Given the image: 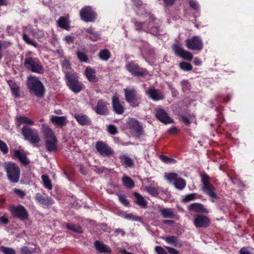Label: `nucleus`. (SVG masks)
<instances>
[{"mask_svg": "<svg viewBox=\"0 0 254 254\" xmlns=\"http://www.w3.org/2000/svg\"><path fill=\"white\" fill-rule=\"evenodd\" d=\"M16 125L17 127L25 125L21 129V133L24 138L33 144L34 146H38L40 141V137L38 131L29 126L34 125V122L30 118L22 116L17 117L15 119Z\"/></svg>", "mask_w": 254, "mask_h": 254, "instance_id": "obj_1", "label": "nucleus"}, {"mask_svg": "<svg viewBox=\"0 0 254 254\" xmlns=\"http://www.w3.org/2000/svg\"><path fill=\"white\" fill-rule=\"evenodd\" d=\"M27 85L29 92L38 98L44 96L45 89L44 85L36 76H30L28 78Z\"/></svg>", "mask_w": 254, "mask_h": 254, "instance_id": "obj_2", "label": "nucleus"}, {"mask_svg": "<svg viewBox=\"0 0 254 254\" xmlns=\"http://www.w3.org/2000/svg\"><path fill=\"white\" fill-rule=\"evenodd\" d=\"M3 166L8 180L13 183L18 182L20 176L19 167L12 162H5Z\"/></svg>", "mask_w": 254, "mask_h": 254, "instance_id": "obj_3", "label": "nucleus"}, {"mask_svg": "<svg viewBox=\"0 0 254 254\" xmlns=\"http://www.w3.org/2000/svg\"><path fill=\"white\" fill-rule=\"evenodd\" d=\"M25 68L32 72L42 74L44 72L43 66L37 58L26 57L24 62Z\"/></svg>", "mask_w": 254, "mask_h": 254, "instance_id": "obj_4", "label": "nucleus"}, {"mask_svg": "<svg viewBox=\"0 0 254 254\" xmlns=\"http://www.w3.org/2000/svg\"><path fill=\"white\" fill-rule=\"evenodd\" d=\"M124 93L125 100L131 107L135 108L139 106L141 98L135 88H126L124 89Z\"/></svg>", "mask_w": 254, "mask_h": 254, "instance_id": "obj_5", "label": "nucleus"}, {"mask_svg": "<svg viewBox=\"0 0 254 254\" xmlns=\"http://www.w3.org/2000/svg\"><path fill=\"white\" fill-rule=\"evenodd\" d=\"M200 176L203 184L202 187L203 191L212 198H218V197L215 193V188L210 183L209 176L206 173H203Z\"/></svg>", "mask_w": 254, "mask_h": 254, "instance_id": "obj_6", "label": "nucleus"}, {"mask_svg": "<svg viewBox=\"0 0 254 254\" xmlns=\"http://www.w3.org/2000/svg\"><path fill=\"white\" fill-rule=\"evenodd\" d=\"M95 149L97 152L102 156L106 157H114L115 151L106 142L98 140L95 143Z\"/></svg>", "mask_w": 254, "mask_h": 254, "instance_id": "obj_7", "label": "nucleus"}, {"mask_svg": "<svg viewBox=\"0 0 254 254\" xmlns=\"http://www.w3.org/2000/svg\"><path fill=\"white\" fill-rule=\"evenodd\" d=\"M81 19L85 22H94L97 17V14L90 6H85L79 12Z\"/></svg>", "mask_w": 254, "mask_h": 254, "instance_id": "obj_8", "label": "nucleus"}, {"mask_svg": "<svg viewBox=\"0 0 254 254\" xmlns=\"http://www.w3.org/2000/svg\"><path fill=\"white\" fill-rule=\"evenodd\" d=\"M65 77L67 85L73 92L77 93L82 90L83 85L78 81L76 75L66 73Z\"/></svg>", "mask_w": 254, "mask_h": 254, "instance_id": "obj_9", "label": "nucleus"}, {"mask_svg": "<svg viewBox=\"0 0 254 254\" xmlns=\"http://www.w3.org/2000/svg\"><path fill=\"white\" fill-rule=\"evenodd\" d=\"M8 210L14 217H16L21 220H25L28 218V213L26 208L22 205H11Z\"/></svg>", "mask_w": 254, "mask_h": 254, "instance_id": "obj_10", "label": "nucleus"}, {"mask_svg": "<svg viewBox=\"0 0 254 254\" xmlns=\"http://www.w3.org/2000/svg\"><path fill=\"white\" fill-rule=\"evenodd\" d=\"M126 69L132 75L137 76H142L148 74L146 69L140 67L133 62L128 63L126 65Z\"/></svg>", "mask_w": 254, "mask_h": 254, "instance_id": "obj_11", "label": "nucleus"}, {"mask_svg": "<svg viewBox=\"0 0 254 254\" xmlns=\"http://www.w3.org/2000/svg\"><path fill=\"white\" fill-rule=\"evenodd\" d=\"M187 47L191 50L201 51L203 48L202 40L198 36H194L186 40Z\"/></svg>", "mask_w": 254, "mask_h": 254, "instance_id": "obj_12", "label": "nucleus"}, {"mask_svg": "<svg viewBox=\"0 0 254 254\" xmlns=\"http://www.w3.org/2000/svg\"><path fill=\"white\" fill-rule=\"evenodd\" d=\"M154 110L155 117L162 123L166 125L174 123V120L169 116L168 114L162 108L157 107Z\"/></svg>", "mask_w": 254, "mask_h": 254, "instance_id": "obj_13", "label": "nucleus"}, {"mask_svg": "<svg viewBox=\"0 0 254 254\" xmlns=\"http://www.w3.org/2000/svg\"><path fill=\"white\" fill-rule=\"evenodd\" d=\"M172 49L176 55L185 60L191 61L193 58V55L191 53L184 50L179 44H174L172 46Z\"/></svg>", "mask_w": 254, "mask_h": 254, "instance_id": "obj_14", "label": "nucleus"}, {"mask_svg": "<svg viewBox=\"0 0 254 254\" xmlns=\"http://www.w3.org/2000/svg\"><path fill=\"white\" fill-rule=\"evenodd\" d=\"M149 21L147 23L148 27L144 31L150 33L154 35H157L159 34V26L158 24L154 23L156 20V18L152 14H149Z\"/></svg>", "mask_w": 254, "mask_h": 254, "instance_id": "obj_15", "label": "nucleus"}, {"mask_svg": "<svg viewBox=\"0 0 254 254\" xmlns=\"http://www.w3.org/2000/svg\"><path fill=\"white\" fill-rule=\"evenodd\" d=\"M146 94L154 101L162 100L165 98L163 93L160 90L156 89L154 87L149 88L146 92Z\"/></svg>", "mask_w": 254, "mask_h": 254, "instance_id": "obj_16", "label": "nucleus"}, {"mask_svg": "<svg viewBox=\"0 0 254 254\" xmlns=\"http://www.w3.org/2000/svg\"><path fill=\"white\" fill-rule=\"evenodd\" d=\"M194 225L198 228H207L210 224V219L202 214H196L193 220Z\"/></svg>", "mask_w": 254, "mask_h": 254, "instance_id": "obj_17", "label": "nucleus"}, {"mask_svg": "<svg viewBox=\"0 0 254 254\" xmlns=\"http://www.w3.org/2000/svg\"><path fill=\"white\" fill-rule=\"evenodd\" d=\"M35 199L39 203L47 208L50 207L54 203L53 199L46 194L36 193Z\"/></svg>", "mask_w": 254, "mask_h": 254, "instance_id": "obj_18", "label": "nucleus"}, {"mask_svg": "<svg viewBox=\"0 0 254 254\" xmlns=\"http://www.w3.org/2000/svg\"><path fill=\"white\" fill-rule=\"evenodd\" d=\"M159 212L164 218L175 219L179 220L180 217L174 209L171 208H161Z\"/></svg>", "mask_w": 254, "mask_h": 254, "instance_id": "obj_19", "label": "nucleus"}, {"mask_svg": "<svg viewBox=\"0 0 254 254\" xmlns=\"http://www.w3.org/2000/svg\"><path fill=\"white\" fill-rule=\"evenodd\" d=\"M112 104L113 111L118 115H122L125 112V108L120 102L118 96L114 95L112 98Z\"/></svg>", "mask_w": 254, "mask_h": 254, "instance_id": "obj_20", "label": "nucleus"}, {"mask_svg": "<svg viewBox=\"0 0 254 254\" xmlns=\"http://www.w3.org/2000/svg\"><path fill=\"white\" fill-rule=\"evenodd\" d=\"M108 105V103L103 100H99L96 107V112L99 115H108L109 113Z\"/></svg>", "mask_w": 254, "mask_h": 254, "instance_id": "obj_21", "label": "nucleus"}, {"mask_svg": "<svg viewBox=\"0 0 254 254\" xmlns=\"http://www.w3.org/2000/svg\"><path fill=\"white\" fill-rule=\"evenodd\" d=\"M13 158L18 159L24 166L28 165L30 163L25 152L22 150H14Z\"/></svg>", "mask_w": 254, "mask_h": 254, "instance_id": "obj_22", "label": "nucleus"}, {"mask_svg": "<svg viewBox=\"0 0 254 254\" xmlns=\"http://www.w3.org/2000/svg\"><path fill=\"white\" fill-rule=\"evenodd\" d=\"M127 126L130 130L138 134H140L142 131V127L139 122L134 119H129Z\"/></svg>", "mask_w": 254, "mask_h": 254, "instance_id": "obj_23", "label": "nucleus"}, {"mask_svg": "<svg viewBox=\"0 0 254 254\" xmlns=\"http://www.w3.org/2000/svg\"><path fill=\"white\" fill-rule=\"evenodd\" d=\"M188 210L190 211L202 213H208L209 212L208 210L205 208L203 204L199 203H191L188 206Z\"/></svg>", "mask_w": 254, "mask_h": 254, "instance_id": "obj_24", "label": "nucleus"}, {"mask_svg": "<svg viewBox=\"0 0 254 254\" xmlns=\"http://www.w3.org/2000/svg\"><path fill=\"white\" fill-rule=\"evenodd\" d=\"M50 121L54 125L61 127L65 126L68 122L66 116H52Z\"/></svg>", "mask_w": 254, "mask_h": 254, "instance_id": "obj_25", "label": "nucleus"}, {"mask_svg": "<svg viewBox=\"0 0 254 254\" xmlns=\"http://www.w3.org/2000/svg\"><path fill=\"white\" fill-rule=\"evenodd\" d=\"M41 131L45 140L56 137L53 130L47 124L42 125Z\"/></svg>", "mask_w": 254, "mask_h": 254, "instance_id": "obj_26", "label": "nucleus"}, {"mask_svg": "<svg viewBox=\"0 0 254 254\" xmlns=\"http://www.w3.org/2000/svg\"><path fill=\"white\" fill-rule=\"evenodd\" d=\"M77 123L81 126H89L91 124L90 118L83 114H75L73 115Z\"/></svg>", "mask_w": 254, "mask_h": 254, "instance_id": "obj_27", "label": "nucleus"}, {"mask_svg": "<svg viewBox=\"0 0 254 254\" xmlns=\"http://www.w3.org/2000/svg\"><path fill=\"white\" fill-rule=\"evenodd\" d=\"M167 243L175 247L181 248L183 246L182 242L179 240L175 236L164 237L162 238Z\"/></svg>", "mask_w": 254, "mask_h": 254, "instance_id": "obj_28", "label": "nucleus"}, {"mask_svg": "<svg viewBox=\"0 0 254 254\" xmlns=\"http://www.w3.org/2000/svg\"><path fill=\"white\" fill-rule=\"evenodd\" d=\"M58 140L57 138L47 139L45 140V146L46 149L49 152H52L56 150L57 148Z\"/></svg>", "mask_w": 254, "mask_h": 254, "instance_id": "obj_29", "label": "nucleus"}, {"mask_svg": "<svg viewBox=\"0 0 254 254\" xmlns=\"http://www.w3.org/2000/svg\"><path fill=\"white\" fill-rule=\"evenodd\" d=\"M84 73L87 78L89 81L92 82H96L98 81V79L96 77L95 74V70L92 69L91 67H87Z\"/></svg>", "mask_w": 254, "mask_h": 254, "instance_id": "obj_30", "label": "nucleus"}, {"mask_svg": "<svg viewBox=\"0 0 254 254\" xmlns=\"http://www.w3.org/2000/svg\"><path fill=\"white\" fill-rule=\"evenodd\" d=\"M95 247L96 249L100 253H108L111 252L110 247L99 241H96L95 242Z\"/></svg>", "mask_w": 254, "mask_h": 254, "instance_id": "obj_31", "label": "nucleus"}, {"mask_svg": "<svg viewBox=\"0 0 254 254\" xmlns=\"http://www.w3.org/2000/svg\"><path fill=\"white\" fill-rule=\"evenodd\" d=\"M122 165L126 168H131L133 166L134 162L133 160L127 155H123L119 157Z\"/></svg>", "mask_w": 254, "mask_h": 254, "instance_id": "obj_32", "label": "nucleus"}, {"mask_svg": "<svg viewBox=\"0 0 254 254\" xmlns=\"http://www.w3.org/2000/svg\"><path fill=\"white\" fill-rule=\"evenodd\" d=\"M69 19L64 16H61L57 21L58 26L66 30L69 28Z\"/></svg>", "mask_w": 254, "mask_h": 254, "instance_id": "obj_33", "label": "nucleus"}, {"mask_svg": "<svg viewBox=\"0 0 254 254\" xmlns=\"http://www.w3.org/2000/svg\"><path fill=\"white\" fill-rule=\"evenodd\" d=\"M12 95L16 98L19 97V86L13 81H8Z\"/></svg>", "mask_w": 254, "mask_h": 254, "instance_id": "obj_34", "label": "nucleus"}, {"mask_svg": "<svg viewBox=\"0 0 254 254\" xmlns=\"http://www.w3.org/2000/svg\"><path fill=\"white\" fill-rule=\"evenodd\" d=\"M133 194L136 199V203L137 204L142 208H145L147 207V201L140 194L137 192H134Z\"/></svg>", "mask_w": 254, "mask_h": 254, "instance_id": "obj_35", "label": "nucleus"}, {"mask_svg": "<svg viewBox=\"0 0 254 254\" xmlns=\"http://www.w3.org/2000/svg\"><path fill=\"white\" fill-rule=\"evenodd\" d=\"M174 185L177 189L182 190L186 187V182L184 179L178 177L174 182Z\"/></svg>", "mask_w": 254, "mask_h": 254, "instance_id": "obj_36", "label": "nucleus"}, {"mask_svg": "<svg viewBox=\"0 0 254 254\" xmlns=\"http://www.w3.org/2000/svg\"><path fill=\"white\" fill-rule=\"evenodd\" d=\"M122 181L124 186L127 188L132 189L135 186L133 181L128 176L124 177L122 178Z\"/></svg>", "mask_w": 254, "mask_h": 254, "instance_id": "obj_37", "label": "nucleus"}, {"mask_svg": "<svg viewBox=\"0 0 254 254\" xmlns=\"http://www.w3.org/2000/svg\"><path fill=\"white\" fill-rule=\"evenodd\" d=\"M145 190L149 194L153 196H158L159 193L158 187L147 186H145Z\"/></svg>", "mask_w": 254, "mask_h": 254, "instance_id": "obj_38", "label": "nucleus"}, {"mask_svg": "<svg viewBox=\"0 0 254 254\" xmlns=\"http://www.w3.org/2000/svg\"><path fill=\"white\" fill-rule=\"evenodd\" d=\"M98 56L101 60L107 61L111 57V53L107 49H103L99 52Z\"/></svg>", "mask_w": 254, "mask_h": 254, "instance_id": "obj_39", "label": "nucleus"}, {"mask_svg": "<svg viewBox=\"0 0 254 254\" xmlns=\"http://www.w3.org/2000/svg\"><path fill=\"white\" fill-rule=\"evenodd\" d=\"M41 179L42 180L44 187L48 189L49 190H52V185L51 183V181L49 178V177L46 175H43L42 176Z\"/></svg>", "mask_w": 254, "mask_h": 254, "instance_id": "obj_40", "label": "nucleus"}, {"mask_svg": "<svg viewBox=\"0 0 254 254\" xmlns=\"http://www.w3.org/2000/svg\"><path fill=\"white\" fill-rule=\"evenodd\" d=\"M199 195L196 193H190L185 195L183 198L182 201L183 202H187L197 198H199Z\"/></svg>", "mask_w": 254, "mask_h": 254, "instance_id": "obj_41", "label": "nucleus"}, {"mask_svg": "<svg viewBox=\"0 0 254 254\" xmlns=\"http://www.w3.org/2000/svg\"><path fill=\"white\" fill-rule=\"evenodd\" d=\"M165 178L171 183L175 182V180L178 178V174L175 173H165L164 175Z\"/></svg>", "mask_w": 254, "mask_h": 254, "instance_id": "obj_42", "label": "nucleus"}, {"mask_svg": "<svg viewBox=\"0 0 254 254\" xmlns=\"http://www.w3.org/2000/svg\"><path fill=\"white\" fill-rule=\"evenodd\" d=\"M66 226L68 229L73 232L78 233H82L83 232L82 228L79 225L67 224Z\"/></svg>", "mask_w": 254, "mask_h": 254, "instance_id": "obj_43", "label": "nucleus"}, {"mask_svg": "<svg viewBox=\"0 0 254 254\" xmlns=\"http://www.w3.org/2000/svg\"><path fill=\"white\" fill-rule=\"evenodd\" d=\"M22 39L27 44L32 45L35 48L38 47V44L32 39L25 33L22 34Z\"/></svg>", "mask_w": 254, "mask_h": 254, "instance_id": "obj_44", "label": "nucleus"}, {"mask_svg": "<svg viewBox=\"0 0 254 254\" xmlns=\"http://www.w3.org/2000/svg\"><path fill=\"white\" fill-rule=\"evenodd\" d=\"M76 55L80 62L84 63H87L88 62V57L84 52L77 51Z\"/></svg>", "mask_w": 254, "mask_h": 254, "instance_id": "obj_45", "label": "nucleus"}, {"mask_svg": "<svg viewBox=\"0 0 254 254\" xmlns=\"http://www.w3.org/2000/svg\"><path fill=\"white\" fill-rule=\"evenodd\" d=\"M11 45V43L7 41H1L0 40V60L2 58V49H7Z\"/></svg>", "mask_w": 254, "mask_h": 254, "instance_id": "obj_46", "label": "nucleus"}, {"mask_svg": "<svg viewBox=\"0 0 254 254\" xmlns=\"http://www.w3.org/2000/svg\"><path fill=\"white\" fill-rule=\"evenodd\" d=\"M180 68L184 71H190L192 69V66L190 63L187 62H182L179 64Z\"/></svg>", "mask_w": 254, "mask_h": 254, "instance_id": "obj_47", "label": "nucleus"}, {"mask_svg": "<svg viewBox=\"0 0 254 254\" xmlns=\"http://www.w3.org/2000/svg\"><path fill=\"white\" fill-rule=\"evenodd\" d=\"M133 22L136 30L141 31L143 30L144 31V29L147 28V27H146V25L147 24V23L145 22H141L136 21H134Z\"/></svg>", "mask_w": 254, "mask_h": 254, "instance_id": "obj_48", "label": "nucleus"}, {"mask_svg": "<svg viewBox=\"0 0 254 254\" xmlns=\"http://www.w3.org/2000/svg\"><path fill=\"white\" fill-rule=\"evenodd\" d=\"M119 201L125 206H128L129 205V201L127 199L126 196L124 194H117Z\"/></svg>", "mask_w": 254, "mask_h": 254, "instance_id": "obj_49", "label": "nucleus"}, {"mask_svg": "<svg viewBox=\"0 0 254 254\" xmlns=\"http://www.w3.org/2000/svg\"><path fill=\"white\" fill-rule=\"evenodd\" d=\"M0 250L4 254H15V251L12 248L2 246Z\"/></svg>", "mask_w": 254, "mask_h": 254, "instance_id": "obj_50", "label": "nucleus"}, {"mask_svg": "<svg viewBox=\"0 0 254 254\" xmlns=\"http://www.w3.org/2000/svg\"><path fill=\"white\" fill-rule=\"evenodd\" d=\"M88 37L91 41L95 42L100 39V35L98 32H95L92 34L87 35Z\"/></svg>", "mask_w": 254, "mask_h": 254, "instance_id": "obj_51", "label": "nucleus"}, {"mask_svg": "<svg viewBox=\"0 0 254 254\" xmlns=\"http://www.w3.org/2000/svg\"><path fill=\"white\" fill-rule=\"evenodd\" d=\"M0 150L3 154H7L8 152V147L6 144L3 141L0 140Z\"/></svg>", "mask_w": 254, "mask_h": 254, "instance_id": "obj_52", "label": "nucleus"}, {"mask_svg": "<svg viewBox=\"0 0 254 254\" xmlns=\"http://www.w3.org/2000/svg\"><path fill=\"white\" fill-rule=\"evenodd\" d=\"M125 218L127 220H131L138 221L140 220V217L134 215L132 213H128L125 215Z\"/></svg>", "mask_w": 254, "mask_h": 254, "instance_id": "obj_53", "label": "nucleus"}, {"mask_svg": "<svg viewBox=\"0 0 254 254\" xmlns=\"http://www.w3.org/2000/svg\"><path fill=\"white\" fill-rule=\"evenodd\" d=\"M108 131L112 135H115L118 132L117 128L113 125H110L108 127Z\"/></svg>", "mask_w": 254, "mask_h": 254, "instance_id": "obj_54", "label": "nucleus"}, {"mask_svg": "<svg viewBox=\"0 0 254 254\" xmlns=\"http://www.w3.org/2000/svg\"><path fill=\"white\" fill-rule=\"evenodd\" d=\"M14 192L18 195L21 198H23L25 196V192L21 190L15 189L13 190Z\"/></svg>", "mask_w": 254, "mask_h": 254, "instance_id": "obj_55", "label": "nucleus"}, {"mask_svg": "<svg viewBox=\"0 0 254 254\" xmlns=\"http://www.w3.org/2000/svg\"><path fill=\"white\" fill-rule=\"evenodd\" d=\"M179 120L183 122L186 125H189L190 124V119L187 116L180 115Z\"/></svg>", "mask_w": 254, "mask_h": 254, "instance_id": "obj_56", "label": "nucleus"}, {"mask_svg": "<svg viewBox=\"0 0 254 254\" xmlns=\"http://www.w3.org/2000/svg\"><path fill=\"white\" fill-rule=\"evenodd\" d=\"M179 129L175 127H170L168 130V133L171 134H177L179 132Z\"/></svg>", "mask_w": 254, "mask_h": 254, "instance_id": "obj_57", "label": "nucleus"}, {"mask_svg": "<svg viewBox=\"0 0 254 254\" xmlns=\"http://www.w3.org/2000/svg\"><path fill=\"white\" fill-rule=\"evenodd\" d=\"M155 251L157 254H167L165 249L161 246H156Z\"/></svg>", "mask_w": 254, "mask_h": 254, "instance_id": "obj_58", "label": "nucleus"}, {"mask_svg": "<svg viewBox=\"0 0 254 254\" xmlns=\"http://www.w3.org/2000/svg\"><path fill=\"white\" fill-rule=\"evenodd\" d=\"M190 6L195 10H197L199 8V6L197 2L194 0H190L189 1Z\"/></svg>", "mask_w": 254, "mask_h": 254, "instance_id": "obj_59", "label": "nucleus"}, {"mask_svg": "<svg viewBox=\"0 0 254 254\" xmlns=\"http://www.w3.org/2000/svg\"><path fill=\"white\" fill-rule=\"evenodd\" d=\"M0 222L3 224H7L9 223L6 214H4L3 216L0 217Z\"/></svg>", "mask_w": 254, "mask_h": 254, "instance_id": "obj_60", "label": "nucleus"}, {"mask_svg": "<svg viewBox=\"0 0 254 254\" xmlns=\"http://www.w3.org/2000/svg\"><path fill=\"white\" fill-rule=\"evenodd\" d=\"M170 254H179V252L175 249L170 247H165Z\"/></svg>", "mask_w": 254, "mask_h": 254, "instance_id": "obj_61", "label": "nucleus"}, {"mask_svg": "<svg viewBox=\"0 0 254 254\" xmlns=\"http://www.w3.org/2000/svg\"><path fill=\"white\" fill-rule=\"evenodd\" d=\"M21 254H32V252L30 251L28 247H23L21 249Z\"/></svg>", "mask_w": 254, "mask_h": 254, "instance_id": "obj_62", "label": "nucleus"}, {"mask_svg": "<svg viewBox=\"0 0 254 254\" xmlns=\"http://www.w3.org/2000/svg\"><path fill=\"white\" fill-rule=\"evenodd\" d=\"M132 2L136 7H139L142 4V2L141 0H132Z\"/></svg>", "mask_w": 254, "mask_h": 254, "instance_id": "obj_63", "label": "nucleus"}, {"mask_svg": "<svg viewBox=\"0 0 254 254\" xmlns=\"http://www.w3.org/2000/svg\"><path fill=\"white\" fill-rule=\"evenodd\" d=\"M240 254H251L250 251L246 248H242L239 251Z\"/></svg>", "mask_w": 254, "mask_h": 254, "instance_id": "obj_64", "label": "nucleus"}]
</instances>
